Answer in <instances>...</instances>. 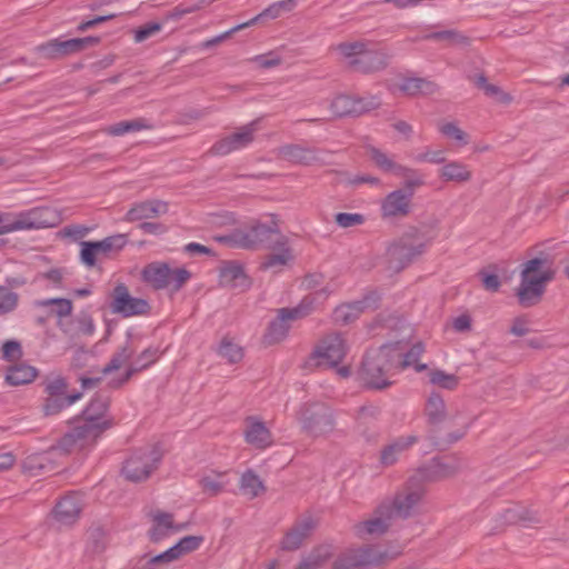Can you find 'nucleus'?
<instances>
[{"instance_id":"obj_47","label":"nucleus","mask_w":569,"mask_h":569,"mask_svg":"<svg viewBox=\"0 0 569 569\" xmlns=\"http://www.w3.org/2000/svg\"><path fill=\"white\" fill-rule=\"evenodd\" d=\"M157 358H158V350L157 349L148 348V349L143 350L138 356L136 361L130 366L128 371L126 372V376H124L122 382H126L127 380H129L130 377L134 372H137V371H139L141 369H144L148 366H150L151 363H153Z\"/></svg>"},{"instance_id":"obj_48","label":"nucleus","mask_w":569,"mask_h":569,"mask_svg":"<svg viewBox=\"0 0 569 569\" xmlns=\"http://www.w3.org/2000/svg\"><path fill=\"white\" fill-rule=\"evenodd\" d=\"M286 242L280 247V251L276 253L269 254L266 260L262 262L263 269H278L286 266L291 259L292 254L289 250V248L284 247ZM277 244H273L272 247H276Z\"/></svg>"},{"instance_id":"obj_20","label":"nucleus","mask_w":569,"mask_h":569,"mask_svg":"<svg viewBox=\"0 0 569 569\" xmlns=\"http://www.w3.org/2000/svg\"><path fill=\"white\" fill-rule=\"evenodd\" d=\"M425 495L421 483L411 479L393 501V511L400 517H408L420 503Z\"/></svg>"},{"instance_id":"obj_15","label":"nucleus","mask_w":569,"mask_h":569,"mask_svg":"<svg viewBox=\"0 0 569 569\" xmlns=\"http://www.w3.org/2000/svg\"><path fill=\"white\" fill-rule=\"evenodd\" d=\"M380 106V99L375 96L353 97L339 94L331 102V111L337 117L359 116Z\"/></svg>"},{"instance_id":"obj_14","label":"nucleus","mask_w":569,"mask_h":569,"mask_svg":"<svg viewBox=\"0 0 569 569\" xmlns=\"http://www.w3.org/2000/svg\"><path fill=\"white\" fill-rule=\"evenodd\" d=\"M62 221L60 212L50 207L33 208L28 211L13 213V229L31 230L41 228H52Z\"/></svg>"},{"instance_id":"obj_4","label":"nucleus","mask_w":569,"mask_h":569,"mask_svg":"<svg viewBox=\"0 0 569 569\" xmlns=\"http://www.w3.org/2000/svg\"><path fill=\"white\" fill-rule=\"evenodd\" d=\"M545 260L535 258L523 263L521 282L517 290L519 302L523 307L538 303L545 292V287L551 280L552 273L542 267Z\"/></svg>"},{"instance_id":"obj_3","label":"nucleus","mask_w":569,"mask_h":569,"mask_svg":"<svg viewBox=\"0 0 569 569\" xmlns=\"http://www.w3.org/2000/svg\"><path fill=\"white\" fill-rule=\"evenodd\" d=\"M353 71L372 73L385 69L389 56L365 41L343 42L335 48Z\"/></svg>"},{"instance_id":"obj_34","label":"nucleus","mask_w":569,"mask_h":569,"mask_svg":"<svg viewBox=\"0 0 569 569\" xmlns=\"http://www.w3.org/2000/svg\"><path fill=\"white\" fill-rule=\"evenodd\" d=\"M108 407L109 399L107 397H94L83 411V420L93 423H111V420L104 418Z\"/></svg>"},{"instance_id":"obj_7","label":"nucleus","mask_w":569,"mask_h":569,"mask_svg":"<svg viewBox=\"0 0 569 569\" xmlns=\"http://www.w3.org/2000/svg\"><path fill=\"white\" fill-rule=\"evenodd\" d=\"M161 451L156 446L134 451L122 467V473L129 481L148 479L161 460Z\"/></svg>"},{"instance_id":"obj_2","label":"nucleus","mask_w":569,"mask_h":569,"mask_svg":"<svg viewBox=\"0 0 569 569\" xmlns=\"http://www.w3.org/2000/svg\"><path fill=\"white\" fill-rule=\"evenodd\" d=\"M335 289V287L326 286L306 296L300 303L293 308L278 309L276 319L270 322L264 335L266 342L272 345L282 341L291 328V322L302 319L315 311Z\"/></svg>"},{"instance_id":"obj_44","label":"nucleus","mask_w":569,"mask_h":569,"mask_svg":"<svg viewBox=\"0 0 569 569\" xmlns=\"http://www.w3.org/2000/svg\"><path fill=\"white\" fill-rule=\"evenodd\" d=\"M371 160L376 163V166L386 172H392L397 174L402 164L396 162L391 157L381 150L370 147L368 149Z\"/></svg>"},{"instance_id":"obj_62","label":"nucleus","mask_w":569,"mask_h":569,"mask_svg":"<svg viewBox=\"0 0 569 569\" xmlns=\"http://www.w3.org/2000/svg\"><path fill=\"white\" fill-rule=\"evenodd\" d=\"M184 555H188L184 550L183 545L179 540L174 546L166 550L164 552L158 555V559H164L168 562L178 560L179 558L183 557Z\"/></svg>"},{"instance_id":"obj_33","label":"nucleus","mask_w":569,"mask_h":569,"mask_svg":"<svg viewBox=\"0 0 569 569\" xmlns=\"http://www.w3.org/2000/svg\"><path fill=\"white\" fill-rule=\"evenodd\" d=\"M425 413L431 425H439L448 418L446 402L439 393H430L426 402Z\"/></svg>"},{"instance_id":"obj_61","label":"nucleus","mask_w":569,"mask_h":569,"mask_svg":"<svg viewBox=\"0 0 569 569\" xmlns=\"http://www.w3.org/2000/svg\"><path fill=\"white\" fill-rule=\"evenodd\" d=\"M336 222L341 228H350L361 224L363 222V216L359 213L340 212L336 214Z\"/></svg>"},{"instance_id":"obj_23","label":"nucleus","mask_w":569,"mask_h":569,"mask_svg":"<svg viewBox=\"0 0 569 569\" xmlns=\"http://www.w3.org/2000/svg\"><path fill=\"white\" fill-rule=\"evenodd\" d=\"M411 193L405 190L390 192L381 202L383 218H402L410 213Z\"/></svg>"},{"instance_id":"obj_53","label":"nucleus","mask_w":569,"mask_h":569,"mask_svg":"<svg viewBox=\"0 0 569 569\" xmlns=\"http://www.w3.org/2000/svg\"><path fill=\"white\" fill-rule=\"evenodd\" d=\"M459 469V463L453 459L433 460L430 470L437 478H445L453 475Z\"/></svg>"},{"instance_id":"obj_41","label":"nucleus","mask_w":569,"mask_h":569,"mask_svg":"<svg viewBox=\"0 0 569 569\" xmlns=\"http://www.w3.org/2000/svg\"><path fill=\"white\" fill-rule=\"evenodd\" d=\"M396 176L403 178V190L406 192H410L411 198L413 197L416 189L425 184L423 176L418 170L407 166H401Z\"/></svg>"},{"instance_id":"obj_37","label":"nucleus","mask_w":569,"mask_h":569,"mask_svg":"<svg viewBox=\"0 0 569 569\" xmlns=\"http://www.w3.org/2000/svg\"><path fill=\"white\" fill-rule=\"evenodd\" d=\"M229 481L224 472L211 471L199 480L202 491L209 496H217L222 492Z\"/></svg>"},{"instance_id":"obj_50","label":"nucleus","mask_w":569,"mask_h":569,"mask_svg":"<svg viewBox=\"0 0 569 569\" xmlns=\"http://www.w3.org/2000/svg\"><path fill=\"white\" fill-rule=\"evenodd\" d=\"M426 40H435L439 42H445L448 46H458V44H465L467 41V38L460 34L459 32L455 30H445L439 32H431L423 37Z\"/></svg>"},{"instance_id":"obj_17","label":"nucleus","mask_w":569,"mask_h":569,"mask_svg":"<svg viewBox=\"0 0 569 569\" xmlns=\"http://www.w3.org/2000/svg\"><path fill=\"white\" fill-rule=\"evenodd\" d=\"M111 310L123 317H133L147 313L149 303L144 299L132 297L127 286L119 283L112 292Z\"/></svg>"},{"instance_id":"obj_59","label":"nucleus","mask_w":569,"mask_h":569,"mask_svg":"<svg viewBox=\"0 0 569 569\" xmlns=\"http://www.w3.org/2000/svg\"><path fill=\"white\" fill-rule=\"evenodd\" d=\"M162 29L161 23L150 22L147 23L134 31V41L137 43L143 42L149 38L156 36Z\"/></svg>"},{"instance_id":"obj_55","label":"nucleus","mask_w":569,"mask_h":569,"mask_svg":"<svg viewBox=\"0 0 569 569\" xmlns=\"http://www.w3.org/2000/svg\"><path fill=\"white\" fill-rule=\"evenodd\" d=\"M68 385L61 376L48 378L44 383V392L47 396H68Z\"/></svg>"},{"instance_id":"obj_49","label":"nucleus","mask_w":569,"mask_h":569,"mask_svg":"<svg viewBox=\"0 0 569 569\" xmlns=\"http://www.w3.org/2000/svg\"><path fill=\"white\" fill-rule=\"evenodd\" d=\"M218 352L231 363L239 362L243 357L242 348L229 338L221 340Z\"/></svg>"},{"instance_id":"obj_38","label":"nucleus","mask_w":569,"mask_h":569,"mask_svg":"<svg viewBox=\"0 0 569 569\" xmlns=\"http://www.w3.org/2000/svg\"><path fill=\"white\" fill-rule=\"evenodd\" d=\"M81 396L79 392L69 396H47L43 403V412L46 416H56L78 401Z\"/></svg>"},{"instance_id":"obj_18","label":"nucleus","mask_w":569,"mask_h":569,"mask_svg":"<svg viewBox=\"0 0 569 569\" xmlns=\"http://www.w3.org/2000/svg\"><path fill=\"white\" fill-rule=\"evenodd\" d=\"M256 130V122L248 123L232 134L216 142L211 151L218 156H226L232 151L240 150L253 141Z\"/></svg>"},{"instance_id":"obj_11","label":"nucleus","mask_w":569,"mask_h":569,"mask_svg":"<svg viewBox=\"0 0 569 569\" xmlns=\"http://www.w3.org/2000/svg\"><path fill=\"white\" fill-rule=\"evenodd\" d=\"M99 42L97 37L74 38L68 40H60L59 38L49 40L34 48V51L42 59L58 60L64 57L83 51L90 46Z\"/></svg>"},{"instance_id":"obj_43","label":"nucleus","mask_w":569,"mask_h":569,"mask_svg":"<svg viewBox=\"0 0 569 569\" xmlns=\"http://www.w3.org/2000/svg\"><path fill=\"white\" fill-rule=\"evenodd\" d=\"M505 521L507 523H522L525 526H529L531 523L538 522L537 515L528 510L523 507H513L507 509L503 515Z\"/></svg>"},{"instance_id":"obj_64","label":"nucleus","mask_w":569,"mask_h":569,"mask_svg":"<svg viewBox=\"0 0 569 569\" xmlns=\"http://www.w3.org/2000/svg\"><path fill=\"white\" fill-rule=\"evenodd\" d=\"M77 325H78L77 333L91 336L94 331V325L89 315L83 313V315L79 316L77 318Z\"/></svg>"},{"instance_id":"obj_26","label":"nucleus","mask_w":569,"mask_h":569,"mask_svg":"<svg viewBox=\"0 0 569 569\" xmlns=\"http://www.w3.org/2000/svg\"><path fill=\"white\" fill-rule=\"evenodd\" d=\"M418 437L415 435L401 436L388 445L383 446L380 451L379 461L383 467L393 466L402 453L408 451L415 443H417Z\"/></svg>"},{"instance_id":"obj_6","label":"nucleus","mask_w":569,"mask_h":569,"mask_svg":"<svg viewBox=\"0 0 569 569\" xmlns=\"http://www.w3.org/2000/svg\"><path fill=\"white\" fill-rule=\"evenodd\" d=\"M142 279L153 289H170L179 291L191 278L186 268H171L167 262L154 261L147 264L142 272Z\"/></svg>"},{"instance_id":"obj_63","label":"nucleus","mask_w":569,"mask_h":569,"mask_svg":"<svg viewBox=\"0 0 569 569\" xmlns=\"http://www.w3.org/2000/svg\"><path fill=\"white\" fill-rule=\"evenodd\" d=\"M479 277L481 278L482 286L486 290L491 292L499 290L501 282L497 274L488 273L487 271L481 270L479 272Z\"/></svg>"},{"instance_id":"obj_9","label":"nucleus","mask_w":569,"mask_h":569,"mask_svg":"<svg viewBox=\"0 0 569 569\" xmlns=\"http://www.w3.org/2000/svg\"><path fill=\"white\" fill-rule=\"evenodd\" d=\"M111 425L112 423H93L83 420L60 439L57 443V448L60 449L63 455L76 449H86L92 446Z\"/></svg>"},{"instance_id":"obj_52","label":"nucleus","mask_w":569,"mask_h":569,"mask_svg":"<svg viewBox=\"0 0 569 569\" xmlns=\"http://www.w3.org/2000/svg\"><path fill=\"white\" fill-rule=\"evenodd\" d=\"M439 131L447 138L457 142L458 146L468 144V134L455 122H442L438 126Z\"/></svg>"},{"instance_id":"obj_25","label":"nucleus","mask_w":569,"mask_h":569,"mask_svg":"<svg viewBox=\"0 0 569 569\" xmlns=\"http://www.w3.org/2000/svg\"><path fill=\"white\" fill-rule=\"evenodd\" d=\"M59 452L61 453V450L56 445L47 452L29 455L22 461V471L30 477L52 471L54 469L53 458Z\"/></svg>"},{"instance_id":"obj_51","label":"nucleus","mask_w":569,"mask_h":569,"mask_svg":"<svg viewBox=\"0 0 569 569\" xmlns=\"http://www.w3.org/2000/svg\"><path fill=\"white\" fill-rule=\"evenodd\" d=\"M330 552L327 547H321L313 550L306 557L297 569H319L328 559Z\"/></svg>"},{"instance_id":"obj_46","label":"nucleus","mask_w":569,"mask_h":569,"mask_svg":"<svg viewBox=\"0 0 569 569\" xmlns=\"http://www.w3.org/2000/svg\"><path fill=\"white\" fill-rule=\"evenodd\" d=\"M477 84L488 97L499 103L509 104L512 101V97L509 93L505 92L500 87L489 83L483 76L478 77Z\"/></svg>"},{"instance_id":"obj_16","label":"nucleus","mask_w":569,"mask_h":569,"mask_svg":"<svg viewBox=\"0 0 569 569\" xmlns=\"http://www.w3.org/2000/svg\"><path fill=\"white\" fill-rule=\"evenodd\" d=\"M151 527L148 531L149 538L153 542H159L168 537L189 529L190 522H178L173 513L154 510L150 513Z\"/></svg>"},{"instance_id":"obj_8","label":"nucleus","mask_w":569,"mask_h":569,"mask_svg":"<svg viewBox=\"0 0 569 569\" xmlns=\"http://www.w3.org/2000/svg\"><path fill=\"white\" fill-rule=\"evenodd\" d=\"M397 555L372 546L350 549L335 560L331 569H361L368 566H377L395 559Z\"/></svg>"},{"instance_id":"obj_40","label":"nucleus","mask_w":569,"mask_h":569,"mask_svg":"<svg viewBox=\"0 0 569 569\" xmlns=\"http://www.w3.org/2000/svg\"><path fill=\"white\" fill-rule=\"evenodd\" d=\"M37 371L28 365L12 366L8 369L6 380L11 386H21L34 380Z\"/></svg>"},{"instance_id":"obj_19","label":"nucleus","mask_w":569,"mask_h":569,"mask_svg":"<svg viewBox=\"0 0 569 569\" xmlns=\"http://www.w3.org/2000/svg\"><path fill=\"white\" fill-rule=\"evenodd\" d=\"M391 513L392 510L389 507H380L371 518L355 526L356 536L368 539L383 535L390 526Z\"/></svg>"},{"instance_id":"obj_56","label":"nucleus","mask_w":569,"mask_h":569,"mask_svg":"<svg viewBox=\"0 0 569 569\" xmlns=\"http://www.w3.org/2000/svg\"><path fill=\"white\" fill-rule=\"evenodd\" d=\"M416 161L443 166L446 163V151L443 149L432 150L427 148L416 157Z\"/></svg>"},{"instance_id":"obj_35","label":"nucleus","mask_w":569,"mask_h":569,"mask_svg":"<svg viewBox=\"0 0 569 569\" xmlns=\"http://www.w3.org/2000/svg\"><path fill=\"white\" fill-rule=\"evenodd\" d=\"M240 491L249 499L257 498L266 491V487L260 477L252 470H247L240 478Z\"/></svg>"},{"instance_id":"obj_1","label":"nucleus","mask_w":569,"mask_h":569,"mask_svg":"<svg viewBox=\"0 0 569 569\" xmlns=\"http://www.w3.org/2000/svg\"><path fill=\"white\" fill-rule=\"evenodd\" d=\"M401 356L400 342L368 351L362 362L361 377L363 381L375 389L389 387L390 378L399 371Z\"/></svg>"},{"instance_id":"obj_28","label":"nucleus","mask_w":569,"mask_h":569,"mask_svg":"<svg viewBox=\"0 0 569 569\" xmlns=\"http://www.w3.org/2000/svg\"><path fill=\"white\" fill-rule=\"evenodd\" d=\"M168 211L167 202L150 200L136 203L126 214V221L133 222L143 219H151L164 214Z\"/></svg>"},{"instance_id":"obj_31","label":"nucleus","mask_w":569,"mask_h":569,"mask_svg":"<svg viewBox=\"0 0 569 569\" xmlns=\"http://www.w3.org/2000/svg\"><path fill=\"white\" fill-rule=\"evenodd\" d=\"M219 283L226 288H244L247 277L240 264L226 262L219 271Z\"/></svg>"},{"instance_id":"obj_54","label":"nucleus","mask_w":569,"mask_h":569,"mask_svg":"<svg viewBox=\"0 0 569 569\" xmlns=\"http://www.w3.org/2000/svg\"><path fill=\"white\" fill-rule=\"evenodd\" d=\"M430 382L447 390H453L458 386V377L442 370H432L429 373Z\"/></svg>"},{"instance_id":"obj_27","label":"nucleus","mask_w":569,"mask_h":569,"mask_svg":"<svg viewBox=\"0 0 569 569\" xmlns=\"http://www.w3.org/2000/svg\"><path fill=\"white\" fill-rule=\"evenodd\" d=\"M376 299L366 297L363 300L346 303L337 307L333 311V320L338 325H348L355 321L365 310L373 309Z\"/></svg>"},{"instance_id":"obj_5","label":"nucleus","mask_w":569,"mask_h":569,"mask_svg":"<svg viewBox=\"0 0 569 569\" xmlns=\"http://www.w3.org/2000/svg\"><path fill=\"white\" fill-rule=\"evenodd\" d=\"M217 239L233 247L246 249H256L262 246L272 247L273 244L282 246L284 243V237L280 233L276 221L270 223L254 222L248 230H239L231 236Z\"/></svg>"},{"instance_id":"obj_29","label":"nucleus","mask_w":569,"mask_h":569,"mask_svg":"<svg viewBox=\"0 0 569 569\" xmlns=\"http://www.w3.org/2000/svg\"><path fill=\"white\" fill-rule=\"evenodd\" d=\"M315 522L311 518L300 520L286 533L281 542V548L288 551L297 550L309 537Z\"/></svg>"},{"instance_id":"obj_42","label":"nucleus","mask_w":569,"mask_h":569,"mask_svg":"<svg viewBox=\"0 0 569 569\" xmlns=\"http://www.w3.org/2000/svg\"><path fill=\"white\" fill-rule=\"evenodd\" d=\"M134 352V348L129 341H127L119 350L112 356L109 363L102 369L103 375H108L112 371L120 369L128 362Z\"/></svg>"},{"instance_id":"obj_39","label":"nucleus","mask_w":569,"mask_h":569,"mask_svg":"<svg viewBox=\"0 0 569 569\" xmlns=\"http://www.w3.org/2000/svg\"><path fill=\"white\" fill-rule=\"evenodd\" d=\"M437 88L435 82L421 78L405 79L399 86L402 92L410 96L432 94L437 91Z\"/></svg>"},{"instance_id":"obj_60","label":"nucleus","mask_w":569,"mask_h":569,"mask_svg":"<svg viewBox=\"0 0 569 569\" xmlns=\"http://www.w3.org/2000/svg\"><path fill=\"white\" fill-rule=\"evenodd\" d=\"M22 356L21 346L16 340H9L2 346V358L8 361H14Z\"/></svg>"},{"instance_id":"obj_10","label":"nucleus","mask_w":569,"mask_h":569,"mask_svg":"<svg viewBox=\"0 0 569 569\" xmlns=\"http://www.w3.org/2000/svg\"><path fill=\"white\" fill-rule=\"evenodd\" d=\"M298 419L303 431L312 437L326 435L335 427L330 409L320 402L303 405L298 413Z\"/></svg>"},{"instance_id":"obj_36","label":"nucleus","mask_w":569,"mask_h":569,"mask_svg":"<svg viewBox=\"0 0 569 569\" xmlns=\"http://www.w3.org/2000/svg\"><path fill=\"white\" fill-rule=\"evenodd\" d=\"M151 124L142 118L120 121L118 123L111 124L103 129L104 133L109 136H123L126 133L138 132L144 129H150Z\"/></svg>"},{"instance_id":"obj_30","label":"nucleus","mask_w":569,"mask_h":569,"mask_svg":"<svg viewBox=\"0 0 569 569\" xmlns=\"http://www.w3.org/2000/svg\"><path fill=\"white\" fill-rule=\"evenodd\" d=\"M438 177L445 182L466 183L471 180L472 172L466 163L451 160L438 170Z\"/></svg>"},{"instance_id":"obj_58","label":"nucleus","mask_w":569,"mask_h":569,"mask_svg":"<svg viewBox=\"0 0 569 569\" xmlns=\"http://www.w3.org/2000/svg\"><path fill=\"white\" fill-rule=\"evenodd\" d=\"M50 305L56 306V312L59 317L69 316L72 311V303L68 299L53 298V299H46V300L38 302V306H41V307H48Z\"/></svg>"},{"instance_id":"obj_57","label":"nucleus","mask_w":569,"mask_h":569,"mask_svg":"<svg viewBox=\"0 0 569 569\" xmlns=\"http://www.w3.org/2000/svg\"><path fill=\"white\" fill-rule=\"evenodd\" d=\"M18 303V295L8 288L0 287V315L12 311Z\"/></svg>"},{"instance_id":"obj_24","label":"nucleus","mask_w":569,"mask_h":569,"mask_svg":"<svg viewBox=\"0 0 569 569\" xmlns=\"http://www.w3.org/2000/svg\"><path fill=\"white\" fill-rule=\"evenodd\" d=\"M83 507V500L79 493L72 492L60 499L54 509L53 516L62 525H71L78 520Z\"/></svg>"},{"instance_id":"obj_21","label":"nucleus","mask_w":569,"mask_h":569,"mask_svg":"<svg viewBox=\"0 0 569 569\" xmlns=\"http://www.w3.org/2000/svg\"><path fill=\"white\" fill-rule=\"evenodd\" d=\"M423 246L409 244L403 240H400L391 244L387 250V259L389 269L392 271H400L407 264H409L413 258L421 254Z\"/></svg>"},{"instance_id":"obj_22","label":"nucleus","mask_w":569,"mask_h":569,"mask_svg":"<svg viewBox=\"0 0 569 569\" xmlns=\"http://www.w3.org/2000/svg\"><path fill=\"white\" fill-rule=\"evenodd\" d=\"M279 154L282 159L297 164L325 163L323 152L301 144H286L279 149Z\"/></svg>"},{"instance_id":"obj_13","label":"nucleus","mask_w":569,"mask_h":569,"mask_svg":"<svg viewBox=\"0 0 569 569\" xmlns=\"http://www.w3.org/2000/svg\"><path fill=\"white\" fill-rule=\"evenodd\" d=\"M349 347L340 333L326 336L316 347L310 360L319 367H337L345 359Z\"/></svg>"},{"instance_id":"obj_12","label":"nucleus","mask_w":569,"mask_h":569,"mask_svg":"<svg viewBox=\"0 0 569 569\" xmlns=\"http://www.w3.org/2000/svg\"><path fill=\"white\" fill-rule=\"evenodd\" d=\"M128 238L124 233L107 237L100 241H82L80 243V261L88 268L107 258L111 252L120 251L127 244Z\"/></svg>"},{"instance_id":"obj_32","label":"nucleus","mask_w":569,"mask_h":569,"mask_svg":"<svg viewBox=\"0 0 569 569\" xmlns=\"http://www.w3.org/2000/svg\"><path fill=\"white\" fill-rule=\"evenodd\" d=\"M244 436L247 442L257 448H266L272 442L271 433L266 425L252 418L248 419Z\"/></svg>"},{"instance_id":"obj_45","label":"nucleus","mask_w":569,"mask_h":569,"mask_svg":"<svg viewBox=\"0 0 569 569\" xmlns=\"http://www.w3.org/2000/svg\"><path fill=\"white\" fill-rule=\"evenodd\" d=\"M423 351L425 347L421 342L413 345L407 352L402 351V356L400 358L399 363V370L410 366H415L416 371H423L427 368V366L423 363H418V359L423 353Z\"/></svg>"}]
</instances>
